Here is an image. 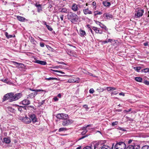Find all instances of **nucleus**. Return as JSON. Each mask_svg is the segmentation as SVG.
<instances>
[{
  "instance_id": "obj_1",
  "label": "nucleus",
  "mask_w": 149,
  "mask_h": 149,
  "mask_svg": "<svg viewBox=\"0 0 149 149\" xmlns=\"http://www.w3.org/2000/svg\"><path fill=\"white\" fill-rule=\"evenodd\" d=\"M77 14H76L72 12L68 13L67 15V19L70 21L72 23L77 22L78 20V16Z\"/></svg>"
},
{
  "instance_id": "obj_2",
  "label": "nucleus",
  "mask_w": 149,
  "mask_h": 149,
  "mask_svg": "<svg viewBox=\"0 0 149 149\" xmlns=\"http://www.w3.org/2000/svg\"><path fill=\"white\" fill-rule=\"evenodd\" d=\"M12 99L10 100V102L17 100L20 99L22 96V94L21 93H17L14 94L13 93H11Z\"/></svg>"
},
{
  "instance_id": "obj_3",
  "label": "nucleus",
  "mask_w": 149,
  "mask_h": 149,
  "mask_svg": "<svg viewBox=\"0 0 149 149\" xmlns=\"http://www.w3.org/2000/svg\"><path fill=\"white\" fill-rule=\"evenodd\" d=\"M144 11L140 8H138L136 9L135 11L134 16L136 18H139L141 17L143 15Z\"/></svg>"
},
{
  "instance_id": "obj_4",
  "label": "nucleus",
  "mask_w": 149,
  "mask_h": 149,
  "mask_svg": "<svg viewBox=\"0 0 149 149\" xmlns=\"http://www.w3.org/2000/svg\"><path fill=\"white\" fill-rule=\"evenodd\" d=\"M126 145L123 142H120L117 143L115 146V149H125Z\"/></svg>"
},
{
  "instance_id": "obj_5",
  "label": "nucleus",
  "mask_w": 149,
  "mask_h": 149,
  "mask_svg": "<svg viewBox=\"0 0 149 149\" xmlns=\"http://www.w3.org/2000/svg\"><path fill=\"white\" fill-rule=\"evenodd\" d=\"M71 9L74 12H77V14L78 15H80L81 12L79 10L78 6L75 3H73Z\"/></svg>"
},
{
  "instance_id": "obj_6",
  "label": "nucleus",
  "mask_w": 149,
  "mask_h": 149,
  "mask_svg": "<svg viewBox=\"0 0 149 149\" xmlns=\"http://www.w3.org/2000/svg\"><path fill=\"white\" fill-rule=\"evenodd\" d=\"M19 119L22 121L24 123L26 124H29L31 122V120L29 117L26 116L25 117L21 116L19 118Z\"/></svg>"
},
{
  "instance_id": "obj_7",
  "label": "nucleus",
  "mask_w": 149,
  "mask_h": 149,
  "mask_svg": "<svg viewBox=\"0 0 149 149\" xmlns=\"http://www.w3.org/2000/svg\"><path fill=\"white\" fill-rule=\"evenodd\" d=\"M57 118L59 119H66L68 118V115L63 113H61L57 114L56 116Z\"/></svg>"
},
{
  "instance_id": "obj_8",
  "label": "nucleus",
  "mask_w": 149,
  "mask_h": 149,
  "mask_svg": "<svg viewBox=\"0 0 149 149\" xmlns=\"http://www.w3.org/2000/svg\"><path fill=\"white\" fill-rule=\"evenodd\" d=\"M140 147L139 144L136 143H134L132 145H130L127 147L126 149H140Z\"/></svg>"
},
{
  "instance_id": "obj_9",
  "label": "nucleus",
  "mask_w": 149,
  "mask_h": 149,
  "mask_svg": "<svg viewBox=\"0 0 149 149\" xmlns=\"http://www.w3.org/2000/svg\"><path fill=\"white\" fill-rule=\"evenodd\" d=\"M73 121L71 119H65L62 122V125L63 126H67L72 124Z\"/></svg>"
},
{
  "instance_id": "obj_10",
  "label": "nucleus",
  "mask_w": 149,
  "mask_h": 149,
  "mask_svg": "<svg viewBox=\"0 0 149 149\" xmlns=\"http://www.w3.org/2000/svg\"><path fill=\"white\" fill-rule=\"evenodd\" d=\"M29 118L33 123H35L37 122V119L36 115L34 114H31L29 115Z\"/></svg>"
},
{
  "instance_id": "obj_11",
  "label": "nucleus",
  "mask_w": 149,
  "mask_h": 149,
  "mask_svg": "<svg viewBox=\"0 0 149 149\" xmlns=\"http://www.w3.org/2000/svg\"><path fill=\"white\" fill-rule=\"evenodd\" d=\"M12 93H9L7 94H6L4 96L3 98V102L4 101L8 99H9V101L10 102V100L11 99H12L11 95Z\"/></svg>"
},
{
  "instance_id": "obj_12",
  "label": "nucleus",
  "mask_w": 149,
  "mask_h": 149,
  "mask_svg": "<svg viewBox=\"0 0 149 149\" xmlns=\"http://www.w3.org/2000/svg\"><path fill=\"white\" fill-rule=\"evenodd\" d=\"M79 79V78L78 77H73L72 78L69 79L68 81V82L69 83H72V82H77L78 83V81Z\"/></svg>"
},
{
  "instance_id": "obj_13",
  "label": "nucleus",
  "mask_w": 149,
  "mask_h": 149,
  "mask_svg": "<svg viewBox=\"0 0 149 149\" xmlns=\"http://www.w3.org/2000/svg\"><path fill=\"white\" fill-rule=\"evenodd\" d=\"M21 104L24 105H27L30 104V101L27 99H24L20 102Z\"/></svg>"
},
{
  "instance_id": "obj_14",
  "label": "nucleus",
  "mask_w": 149,
  "mask_h": 149,
  "mask_svg": "<svg viewBox=\"0 0 149 149\" xmlns=\"http://www.w3.org/2000/svg\"><path fill=\"white\" fill-rule=\"evenodd\" d=\"M83 11L84 14L85 15L92 14V12L89 10L88 8L84 9Z\"/></svg>"
},
{
  "instance_id": "obj_15",
  "label": "nucleus",
  "mask_w": 149,
  "mask_h": 149,
  "mask_svg": "<svg viewBox=\"0 0 149 149\" xmlns=\"http://www.w3.org/2000/svg\"><path fill=\"white\" fill-rule=\"evenodd\" d=\"M79 35L81 37H84L86 35L85 31L83 30L80 29L79 31Z\"/></svg>"
},
{
  "instance_id": "obj_16",
  "label": "nucleus",
  "mask_w": 149,
  "mask_h": 149,
  "mask_svg": "<svg viewBox=\"0 0 149 149\" xmlns=\"http://www.w3.org/2000/svg\"><path fill=\"white\" fill-rule=\"evenodd\" d=\"M35 63L42 65H46L47 64V62L46 61H40L39 60H36V61Z\"/></svg>"
},
{
  "instance_id": "obj_17",
  "label": "nucleus",
  "mask_w": 149,
  "mask_h": 149,
  "mask_svg": "<svg viewBox=\"0 0 149 149\" xmlns=\"http://www.w3.org/2000/svg\"><path fill=\"white\" fill-rule=\"evenodd\" d=\"M35 6L37 8L38 12H40L42 10V6L40 4H37V3H36L35 4Z\"/></svg>"
},
{
  "instance_id": "obj_18",
  "label": "nucleus",
  "mask_w": 149,
  "mask_h": 149,
  "mask_svg": "<svg viewBox=\"0 0 149 149\" xmlns=\"http://www.w3.org/2000/svg\"><path fill=\"white\" fill-rule=\"evenodd\" d=\"M103 4L104 6L107 8L109 7L111 4V3L107 1L103 2Z\"/></svg>"
},
{
  "instance_id": "obj_19",
  "label": "nucleus",
  "mask_w": 149,
  "mask_h": 149,
  "mask_svg": "<svg viewBox=\"0 0 149 149\" xmlns=\"http://www.w3.org/2000/svg\"><path fill=\"white\" fill-rule=\"evenodd\" d=\"M104 16H105L107 19H112L113 17L111 14L109 13L104 14Z\"/></svg>"
},
{
  "instance_id": "obj_20",
  "label": "nucleus",
  "mask_w": 149,
  "mask_h": 149,
  "mask_svg": "<svg viewBox=\"0 0 149 149\" xmlns=\"http://www.w3.org/2000/svg\"><path fill=\"white\" fill-rule=\"evenodd\" d=\"M37 94V93L34 92L32 93H31L29 95L28 97H27V98H32L34 97Z\"/></svg>"
},
{
  "instance_id": "obj_21",
  "label": "nucleus",
  "mask_w": 149,
  "mask_h": 149,
  "mask_svg": "<svg viewBox=\"0 0 149 149\" xmlns=\"http://www.w3.org/2000/svg\"><path fill=\"white\" fill-rule=\"evenodd\" d=\"M115 40L113 39H108L107 40H106L103 41L102 42V43H103L104 44H105V43H107L109 42H115Z\"/></svg>"
},
{
  "instance_id": "obj_22",
  "label": "nucleus",
  "mask_w": 149,
  "mask_h": 149,
  "mask_svg": "<svg viewBox=\"0 0 149 149\" xmlns=\"http://www.w3.org/2000/svg\"><path fill=\"white\" fill-rule=\"evenodd\" d=\"M17 18L18 20L22 22H24L26 19L25 18L19 16H17Z\"/></svg>"
},
{
  "instance_id": "obj_23",
  "label": "nucleus",
  "mask_w": 149,
  "mask_h": 149,
  "mask_svg": "<svg viewBox=\"0 0 149 149\" xmlns=\"http://www.w3.org/2000/svg\"><path fill=\"white\" fill-rule=\"evenodd\" d=\"M59 12L61 13H67L68 12V9L65 8H63L59 9Z\"/></svg>"
},
{
  "instance_id": "obj_24",
  "label": "nucleus",
  "mask_w": 149,
  "mask_h": 149,
  "mask_svg": "<svg viewBox=\"0 0 149 149\" xmlns=\"http://www.w3.org/2000/svg\"><path fill=\"white\" fill-rule=\"evenodd\" d=\"M3 142L6 143L8 144L10 142V140L7 138H5L3 139Z\"/></svg>"
},
{
  "instance_id": "obj_25",
  "label": "nucleus",
  "mask_w": 149,
  "mask_h": 149,
  "mask_svg": "<svg viewBox=\"0 0 149 149\" xmlns=\"http://www.w3.org/2000/svg\"><path fill=\"white\" fill-rule=\"evenodd\" d=\"M101 149H113L112 147L111 148L109 146L106 145H103L101 147Z\"/></svg>"
},
{
  "instance_id": "obj_26",
  "label": "nucleus",
  "mask_w": 149,
  "mask_h": 149,
  "mask_svg": "<svg viewBox=\"0 0 149 149\" xmlns=\"http://www.w3.org/2000/svg\"><path fill=\"white\" fill-rule=\"evenodd\" d=\"M108 91H112L116 89V88L112 87H107L106 88Z\"/></svg>"
},
{
  "instance_id": "obj_27",
  "label": "nucleus",
  "mask_w": 149,
  "mask_h": 149,
  "mask_svg": "<svg viewBox=\"0 0 149 149\" xmlns=\"http://www.w3.org/2000/svg\"><path fill=\"white\" fill-rule=\"evenodd\" d=\"M83 149H95V146H87L85 147Z\"/></svg>"
},
{
  "instance_id": "obj_28",
  "label": "nucleus",
  "mask_w": 149,
  "mask_h": 149,
  "mask_svg": "<svg viewBox=\"0 0 149 149\" xmlns=\"http://www.w3.org/2000/svg\"><path fill=\"white\" fill-rule=\"evenodd\" d=\"M92 29H93L95 31V33H100V30H99L98 28L93 26V27Z\"/></svg>"
},
{
  "instance_id": "obj_29",
  "label": "nucleus",
  "mask_w": 149,
  "mask_h": 149,
  "mask_svg": "<svg viewBox=\"0 0 149 149\" xmlns=\"http://www.w3.org/2000/svg\"><path fill=\"white\" fill-rule=\"evenodd\" d=\"M82 130H83V131L81 133V134L82 135H84L88 132V131L86 129V127H83Z\"/></svg>"
},
{
  "instance_id": "obj_30",
  "label": "nucleus",
  "mask_w": 149,
  "mask_h": 149,
  "mask_svg": "<svg viewBox=\"0 0 149 149\" xmlns=\"http://www.w3.org/2000/svg\"><path fill=\"white\" fill-rule=\"evenodd\" d=\"M94 15L95 16L98 15H101L102 14V12L101 11H95L94 12Z\"/></svg>"
},
{
  "instance_id": "obj_31",
  "label": "nucleus",
  "mask_w": 149,
  "mask_h": 149,
  "mask_svg": "<svg viewBox=\"0 0 149 149\" xmlns=\"http://www.w3.org/2000/svg\"><path fill=\"white\" fill-rule=\"evenodd\" d=\"M136 71L138 72H140V70L141 68V67H134L133 68Z\"/></svg>"
},
{
  "instance_id": "obj_32",
  "label": "nucleus",
  "mask_w": 149,
  "mask_h": 149,
  "mask_svg": "<svg viewBox=\"0 0 149 149\" xmlns=\"http://www.w3.org/2000/svg\"><path fill=\"white\" fill-rule=\"evenodd\" d=\"M45 79L47 80H58V78H54V77H50L49 78H45Z\"/></svg>"
},
{
  "instance_id": "obj_33",
  "label": "nucleus",
  "mask_w": 149,
  "mask_h": 149,
  "mask_svg": "<svg viewBox=\"0 0 149 149\" xmlns=\"http://www.w3.org/2000/svg\"><path fill=\"white\" fill-rule=\"evenodd\" d=\"M135 79L136 81L138 82H141L142 81V79L140 77H136Z\"/></svg>"
},
{
  "instance_id": "obj_34",
  "label": "nucleus",
  "mask_w": 149,
  "mask_h": 149,
  "mask_svg": "<svg viewBox=\"0 0 149 149\" xmlns=\"http://www.w3.org/2000/svg\"><path fill=\"white\" fill-rule=\"evenodd\" d=\"M30 41L32 43L34 44L35 45H36L35 42H36L32 37H31Z\"/></svg>"
},
{
  "instance_id": "obj_35",
  "label": "nucleus",
  "mask_w": 149,
  "mask_h": 149,
  "mask_svg": "<svg viewBox=\"0 0 149 149\" xmlns=\"http://www.w3.org/2000/svg\"><path fill=\"white\" fill-rule=\"evenodd\" d=\"M136 142L133 140L130 139L128 141V143L129 144L131 143V145L133 144L134 143H135Z\"/></svg>"
},
{
  "instance_id": "obj_36",
  "label": "nucleus",
  "mask_w": 149,
  "mask_h": 149,
  "mask_svg": "<svg viewBox=\"0 0 149 149\" xmlns=\"http://www.w3.org/2000/svg\"><path fill=\"white\" fill-rule=\"evenodd\" d=\"M16 106L17 107L18 110L21 112L22 111V106H20L18 105H17Z\"/></svg>"
},
{
  "instance_id": "obj_37",
  "label": "nucleus",
  "mask_w": 149,
  "mask_h": 149,
  "mask_svg": "<svg viewBox=\"0 0 149 149\" xmlns=\"http://www.w3.org/2000/svg\"><path fill=\"white\" fill-rule=\"evenodd\" d=\"M8 111H10L11 112H14V109L11 107H8Z\"/></svg>"
},
{
  "instance_id": "obj_38",
  "label": "nucleus",
  "mask_w": 149,
  "mask_h": 149,
  "mask_svg": "<svg viewBox=\"0 0 149 149\" xmlns=\"http://www.w3.org/2000/svg\"><path fill=\"white\" fill-rule=\"evenodd\" d=\"M33 91H35L36 92H43L44 91V90H42L41 89H34L32 90Z\"/></svg>"
},
{
  "instance_id": "obj_39",
  "label": "nucleus",
  "mask_w": 149,
  "mask_h": 149,
  "mask_svg": "<svg viewBox=\"0 0 149 149\" xmlns=\"http://www.w3.org/2000/svg\"><path fill=\"white\" fill-rule=\"evenodd\" d=\"M66 130V129L65 128L62 127V128H60L59 129L58 131L59 132H61V131H65Z\"/></svg>"
},
{
  "instance_id": "obj_40",
  "label": "nucleus",
  "mask_w": 149,
  "mask_h": 149,
  "mask_svg": "<svg viewBox=\"0 0 149 149\" xmlns=\"http://www.w3.org/2000/svg\"><path fill=\"white\" fill-rule=\"evenodd\" d=\"M143 83L146 85H149V81L144 80L143 81Z\"/></svg>"
},
{
  "instance_id": "obj_41",
  "label": "nucleus",
  "mask_w": 149,
  "mask_h": 149,
  "mask_svg": "<svg viewBox=\"0 0 149 149\" xmlns=\"http://www.w3.org/2000/svg\"><path fill=\"white\" fill-rule=\"evenodd\" d=\"M97 91L99 92H101L104 91V89L102 88H99L97 89Z\"/></svg>"
},
{
  "instance_id": "obj_42",
  "label": "nucleus",
  "mask_w": 149,
  "mask_h": 149,
  "mask_svg": "<svg viewBox=\"0 0 149 149\" xmlns=\"http://www.w3.org/2000/svg\"><path fill=\"white\" fill-rule=\"evenodd\" d=\"M141 149H149V146L145 145L143 146Z\"/></svg>"
},
{
  "instance_id": "obj_43",
  "label": "nucleus",
  "mask_w": 149,
  "mask_h": 149,
  "mask_svg": "<svg viewBox=\"0 0 149 149\" xmlns=\"http://www.w3.org/2000/svg\"><path fill=\"white\" fill-rule=\"evenodd\" d=\"M118 122L117 121H115V122H113L111 123V125L112 126H114L116 125H118Z\"/></svg>"
},
{
  "instance_id": "obj_44",
  "label": "nucleus",
  "mask_w": 149,
  "mask_h": 149,
  "mask_svg": "<svg viewBox=\"0 0 149 149\" xmlns=\"http://www.w3.org/2000/svg\"><path fill=\"white\" fill-rule=\"evenodd\" d=\"M47 27L48 29L50 31H52L53 30V29L49 25H47Z\"/></svg>"
},
{
  "instance_id": "obj_45",
  "label": "nucleus",
  "mask_w": 149,
  "mask_h": 149,
  "mask_svg": "<svg viewBox=\"0 0 149 149\" xmlns=\"http://www.w3.org/2000/svg\"><path fill=\"white\" fill-rule=\"evenodd\" d=\"M12 62L14 64H16L19 66H20L21 65H23V64L22 63H19L17 62H16L14 61H12Z\"/></svg>"
},
{
  "instance_id": "obj_46",
  "label": "nucleus",
  "mask_w": 149,
  "mask_h": 149,
  "mask_svg": "<svg viewBox=\"0 0 149 149\" xmlns=\"http://www.w3.org/2000/svg\"><path fill=\"white\" fill-rule=\"evenodd\" d=\"M87 74L89 75L90 76H92V77H96V76L93 74H92L91 73H90L89 72H88L87 73Z\"/></svg>"
},
{
  "instance_id": "obj_47",
  "label": "nucleus",
  "mask_w": 149,
  "mask_h": 149,
  "mask_svg": "<svg viewBox=\"0 0 149 149\" xmlns=\"http://www.w3.org/2000/svg\"><path fill=\"white\" fill-rule=\"evenodd\" d=\"M5 35L6 36L7 38H11L12 37V36L11 35H8V33L7 32L5 33Z\"/></svg>"
},
{
  "instance_id": "obj_48",
  "label": "nucleus",
  "mask_w": 149,
  "mask_h": 149,
  "mask_svg": "<svg viewBox=\"0 0 149 149\" xmlns=\"http://www.w3.org/2000/svg\"><path fill=\"white\" fill-rule=\"evenodd\" d=\"M83 106V107L86 109L87 111L89 109V108L88 107V105L86 104L84 105Z\"/></svg>"
},
{
  "instance_id": "obj_49",
  "label": "nucleus",
  "mask_w": 149,
  "mask_h": 149,
  "mask_svg": "<svg viewBox=\"0 0 149 149\" xmlns=\"http://www.w3.org/2000/svg\"><path fill=\"white\" fill-rule=\"evenodd\" d=\"M90 93L92 94L94 92V90L93 88H91L89 91Z\"/></svg>"
},
{
  "instance_id": "obj_50",
  "label": "nucleus",
  "mask_w": 149,
  "mask_h": 149,
  "mask_svg": "<svg viewBox=\"0 0 149 149\" xmlns=\"http://www.w3.org/2000/svg\"><path fill=\"white\" fill-rule=\"evenodd\" d=\"M92 5H93L94 6V8H96V3L95 1H94L93 2Z\"/></svg>"
},
{
  "instance_id": "obj_51",
  "label": "nucleus",
  "mask_w": 149,
  "mask_h": 149,
  "mask_svg": "<svg viewBox=\"0 0 149 149\" xmlns=\"http://www.w3.org/2000/svg\"><path fill=\"white\" fill-rule=\"evenodd\" d=\"M57 62L58 63V64H61L64 65H67L65 63L63 62H61L58 61V62Z\"/></svg>"
},
{
  "instance_id": "obj_52",
  "label": "nucleus",
  "mask_w": 149,
  "mask_h": 149,
  "mask_svg": "<svg viewBox=\"0 0 149 149\" xmlns=\"http://www.w3.org/2000/svg\"><path fill=\"white\" fill-rule=\"evenodd\" d=\"M119 130L122 131H125L126 130L124 129L123 128H121V127H119L118 128Z\"/></svg>"
},
{
  "instance_id": "obj_53",
  "label": "nucleus",
  "mask_w": 149,
  "mask_h": 149,
  "mask_svg": "<svg viewBox=\"0 0 149 149\" xmlns=\"http://www.w3.org/2000/svg\"><path fill=\"white\" fill-rule=\"evenodd\" d=\"M143 70H144V72L145 73H147V72H148V68H147L143 69Z\"/></svg>"
},
{
  "instance_id": "obj_54",
  "label": "nucleus",
  "mask_w": 149,
  "mask_h": 149,
  "mask_svg": "<svg viewBox=\"0 0 149 149\" xmlns=\"http://www.w3.org/2000/svg\"><path fill=\"white\" fill-rule=\"evenodd\" d=\"M40 46L41 47H43L44 46V43H42V42H40Z\"/></svg>"
},
{
  "instance_id": "obj_55",
  "label": "nucleus",
  "mask_w": 149,
  "mask_h": 149,
  "mask_svg": "<svg viewBox=\"0 0 149 149\" xmlns=\"http://www.w3.org/2000/svg\"><path fill=\"white\" fill-rule=\"evenodd\" d=\"M95 23L99 25L100 26V25L101 24V23L100 22L97 21H96L95 22Z\"/></svg>"
},
{
  "instance_id": "obj_56",
  "label": "nucleus",
  "mask_w": 149,
  "mask_h": 149,
  "mask_svg": "<svg viewBox=\"0 0 149 149\" xmlns=\"http://www.w3.org/2000/svg\"><path fill=\"white\" fill-rule=\"evenodd\" d=\"M132 110V109L130 108L128 110H124V111L126 112H129V111H130Z\"/></svg>"
},
{
  "instance_id": "obj_57",
  "label": "nucleus",
  "mask_w": 149,
  "mask_h": 149,
  "mask_svg": "<svg viewBox=\"0 0 149 149\" xmlns=\"http://www.w3.org/2000/svg\"><path fill=\"white\" fill-rule=\"evenodd\" d=\"M1 81L4 82L6 83H8L7 82V80L6 79H2Z\"/></svg>"
},
{
  "instance_id": "obj_58",
  "label": "nucleus",
  "mask_w": 149,
  "mask_h": 149,
  "mask_svg": "<svg viewBox=\"0 0 149 149\" xmlns=\"http://www.w3.org/2000/svg\"><path fill=\"white\" fill-rule=\"evenodd\" d=\"M143 45L145 46H146L148 45V42H146L143 43Z\"/></svg>"
},
{
  "instance_id": "obj_59",
  "label": "nucleus",
  "mask_w": 149,
  "mask_h": 149,
  "mask_svg": "<svg viewBox=\"0 0 149 149\" xmlns=\"http://www.w3.org/2000/svg\"><path fill=\"white\" fill-rule=\"evenodd\" d=\"M105 26L102 23H101V24L100 25V26L102 28H103Z\"/></svg>"
},
{
  "instance_id": "obj_60",
  "label": "nucleus",
  "mask_w": 149,
  "mask_h": 149,
  "mask_svg": "<svg viewBox=\"0 0 149 149\" xmlns=\"http://www.w3.org/2000/svg\"><path fill=\"white\" fill-rule=\"evenodd\" d=\"M54 100L55 101H58V99L57 97H55L53 98Z\"/></svg>"
},
{
  "instance_id": "obj_61",
  "label": "nucleus",
  "mask_w": 149,
  "mask_h": 149,
  "mask_svg": "<svg viewBox=\"0 0 149 149\" xmlns=\"http://www.w3.org/2000/svg\"><path fill=\"white\" fill-rule=\"evenodd\" d=\"M119 95H122L123 96H125V94L123 92H121L119 93Z\"/></svg>"
},
{
  "instance_id": "obj_62",
  "label": "nucleus",
  "mask_w": 149,
  "mask_h": 149,
  "mask_svg": "<svg viewBox=\"0 0 149 149\" xmlns=\"http://www.w3.org/2000/svg\"><path fill=\"white\" fill-rule=\"evenodd\" d=\"M60 17L62 21L63 20V15H61L60 16Z\"/></svg>"
},
{
  "instance_id": "obj_63",
  "label": "nucleus",
  "mask_w": 149,
  "mask_h": 149,
  "mask_svg": "<svg viewBox=\"0 0 149 149\" xmlns=\"http://www.w3.org/2000/svg\"><path fill=\"white\" fill-rule=\"evenodd\" d=\"M92 127V125H87L85 127H86V128L87 127Z\"/></svg>"
},
{
  "instance_id": "obj_64",
  "label": "nucleus",
  "mask_w": 149,
  "mask_h": 149,
  "mask_svg": "<svg viewBox=\"0 0 149 149\" xmlns=\"http://www.w3.org/2000/svg\"><path fill=\"white\" fill-rule=\"evenodd\" d=\"M103 29H104L106 31H108V29L107 28L106 26H105Z\"/></svg>"
}]
</instances>
